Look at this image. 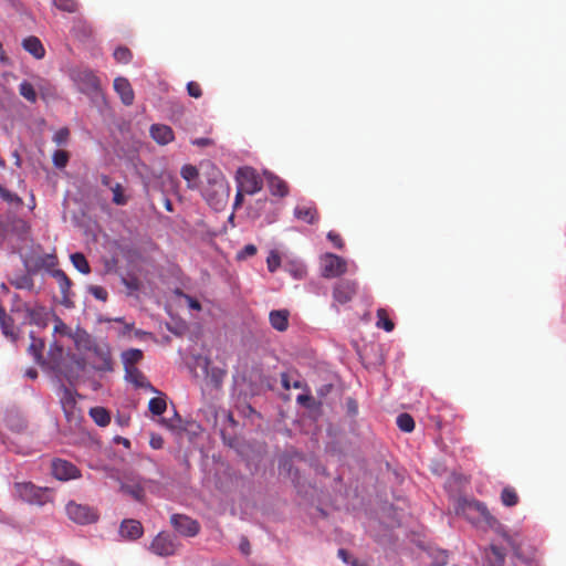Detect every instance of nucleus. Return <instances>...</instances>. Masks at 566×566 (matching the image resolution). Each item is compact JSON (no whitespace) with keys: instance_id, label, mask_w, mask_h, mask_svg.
<instances>
[{"instance_id":"774afa93","label":"nucleus","mask_w":566,"mask_h":566,"mask_svg":"<svg viewBox=\"0 0 566 566\" xmlns=\"http://www.w3.org/2000/svg\"><path fill=\"white\" fill-rule=\"evenodd\" d=\"M56 263V258L54 255H46V264L49 266H53Z\"/></svg>"},{"instance_id":"3c124183","label":"nucleus","mask_w":566,"mask_h":566,"mask_svg":"<svg viewBox=\"0 0 566 566\" xmlns=\"http://www.w3.org/2000/svg\"><path fill=\"white\" fill-rule=\"evenodd\" d=\"M62 406L65 413H69V410L75 406V400L72 398L71 392L65 389L64 398L62 399Z\"/></svg>"},{"instance_id":"39448f33","label":"nucleus","mask_w":566,"mask_h":566,"mask_svg":"<svg viewBox=\"0 0 566 566\" xmlns=\"http://www.w3.org/2000/svg\"><path fill=\"white\" fill-rule=\"evenodd\" d=\"M66 515L71 521L80 525H87L97 522L98 511L87 504L70 501L65 506Z\"/></svg>"},{"instance_id":"423d86ee","label":"nucleus","mask_w":566,"mask_h":566,"mask_svg":"<svg viewBox=\"0 0 566 566\" xmlns=\"http://www.w3.org/2000/svg\"><path fill=\"white\" fill-rule=\"evenodd\" d=\"M15 303L11 307L12 313L23 312L24 319L29 324H34L38 326H45L48 322V313L44 306L34 304L30 305L29 303H23L19 301V296L14 295Z\"/></svg>"},{"instance_id":"6ab92c4d","label":"nucleus","mask_w":566,"mask_h":566,"mask_svg":"<svg viewBox=\"0 0 566 566\" xmlns=\"http://www.w3.org/2000/svg\"><path fill=\"white\" fill-rule=\"evenodd\" d=\"M294 216L296 219L308 224H314L318 221V211L314 203L296 206L294 209Z\"/></svg>"},{"instance_id":"0eeeda50","label":"nucleus","mask_w":566,"mask_h":566,"mask_svg":"<svg viewBox=\"0 0 566 566\" xmlns=\"http://www.w3.org/2000/svg\"><path fill=\"white\" fill-rule=\"evenodd\" d=\"M238 188L247 195H254L263 187V181L258 171L252 167L239 168L235 176Z\"/></svg>"},{"instance_id":"9b49d317","label":"nucleus","mask_w":566,"mask_h":566,"mask_svg":"<svg viewBox=\"0 0 566 566\" xmlns=\"http://www.w3.org/2000/svg\"><path fill=\"white\" fill-rule=\"evenodd\" d=\"M94 354L93 368L97 371H113L112 350L108 344H94L91 348Z\"/></svg>"},{"instance_id":"412c9836","label":"nucleus","mask_w":566,"mask_h":566,"mask_svg":"<svg viewBox=\"0 0 566 566\" xmlns=\"http://www.w3.org/2000/svg\"><path fill=\"white\" fill-rule=\"evenodd\" d=\"M289 317L287 310H273L269 314L271 326L279 332H285L289 328Z\"/></svg>"},{"instance_id":"e2e57ef3","label":"nucleus","mask_w":566,"mask_h":566,"mask_svg":"<svg viewBox=\"0 0 566 566\" xmlns=\"http://www.w3.org/2000/svg\"><path fill=\"white\" fill-rule=\"evenodd\" d=\"M0 63H2V64H8L9 63V57L6 54L1 42H0Z\"/></svg>"},{"instance_id":"c85d7f7f","label":"nucleus","mask_w":566,"mask_h":566,"mask_svg":"<svg viewBox=\"0 0 566 566\" xmlns=\"http://www.w3.org/2000/svg\"><path fill=\"white\" fill-rule=\"evenodd\" d=\"M181 177L188 182V188L197 189L201 184L198 182L199 171L197 167L192 165H185L181 168Z\"/></svg>"},{"instance_id":"338daca9","label":"nucleus","mask_w":566,"mask_h":566,"mask_svg":"<svg viewBox=\"0 0 566 566\" xmlns=\"http://www.w3.org/2000/svg\"><path fill=\"white\" fill-rule=\"evenodd\" d=\"M101 182L103 186H106V187H112L111 186V178L107 176V175H102L101 177Z\"/></svg>"},{"instance_id":"b1692460","label":"nucleus","mask_w":566,"mask_h":566,"mask_svg":"<svg viewBox=\"0 0 566 566\" xmlns=\"http://www.w3.org/2000/svg\"><path fill=\"white\" fill-rule=\"evenodd\" d=\"M144 357L143 350L138 348H130L122 353V361L124 370H128L136 367Z\"/></svg>"},{"instance_id":"c03bdc74","label":"nucleus","mask_w":566,"mask_h":566,"mask_svg":"<svg viewBox=\"0 0 566 566\" xmlns=\"http://www.w3.org/2000/svg\"><path fill=\"white\" fill-rule=\"evenodd\" d=\"M70 138V129L67 127L60 128L54 135H53V142L57 146L65 145L69 142Z\"/></svg>"},{"instance_id":"bb28decb","label":"nucleus","mask_w":566,"mask_h":566,"mask_svg":"<svg viewBox=\"0 0 566 566\" xmlns=\"http://www.w3.org/2000/svg\"><path fill=\"white\" fill-rule=\"evenodd\" d=\"M31 343L29 345L28 352L30 355L33 356V359L36 364L43 365V349H44V342L41 338H36L32 333L30 334Z\"/></svg>"},{"instance_id":"49530a36","label":"nucleus","mask_w":566,"mask_h":566,"mask_svg":"<svg viewBox=\"0 0 566 566\" xmlns=\"http://www.w3.org/2000/svg\"><path fill=\"white\" fill-rule=\"evenodd\" d=\"M90 293L97 300L105 302L108 297L107 291L99 285H92L88 287Z\"/></svg>"},{"instance_id":"e433bc0d","label":"nucleus","mask_w":566,"mask_h":566,"mask_svg":"<svg viewBox=\"0 0 566 566\" xmlns=\"http://www.w3.org/2000/svg\"><path fill=\"white\" fill-rule=\"evenodd\" d=\"M431 557V566H446L448 564V553L443 549H432L429 552Z\"/></svg>"},{"instance_id":"052dcab7","label":"nucleus","mask_w":566,"mask_h":566,"mask_svg":"<svg viewBox=\"0 0 566 566\" xmlns=\"http://www.w3.org/2000/svg\"><path fill=\"white\" fill-rule=\"evenodd\" d=\"M281 382L284 389L289 390L291 388L292 382L290 380L289 374L283 373L281 375Z\"/></svg>"},{"instance_id":"1a4fd4ad","label":"nucleus","mask_w":566,"mask_h":566,"mask_svg":"<svg viewBox=\"0 0 566 566\" xmlns=\"http://www.w3.org/2000/svg\"><path fill=\"white\" fill-rule=\"evenodd\" d=\"M170 524L184 537H195L201 530L197 520L185 514H172L170 516Z\"/></svg>"},{"instance_id":"a878e982","label":"nucleus","mask_w":566,"mask_h":566,"mask_svg":"<svg viewBox=\"0 0 566 566\" xmlns=\"http://www.w3.org/2000/svg\"><path fill=\"white\" fill-rule=\"evenodd\" d=\"M51 275L56 280L63 300L66 301L69 298L70 290L72 287V281L66 275V273L60 269L51 271Z\"/></svg>"},{"instance_id":"f704fd0d","label":"nucleus","mask_w":566,"mask_h":566,"mask_svg":"<svg viewBox=\"0 0 566 566\" xmlns=\"http://www.w3.org/2000/svg\"><path fill=\"white\" fill-rule=\"evenodd\" d=\"M377 327L391 332L395 328L394 322L389 318L388 312L385 308L377 310Z\"/></svg>"},{"instance_id":"bf43d9fd","label":"nucleus","mask_w":566,"mask_h":566,"mask_svg":"<svg viewBox=\"0 0 566 566\" xmlns=\"http://www.w3.org/2000/svg\"><path fill=\"white\" fill-rule=\"evenodd\" d=\"M240 551L244 554V555H249L250 552H251V546H250V543L248 541V538L243 537L240 542Z\"/></svg>"},{"instance_id":"f3484780","label":"nucleus","mask_w":566,"mask_h":566,"mask_svg":"<svg viewBox=\"0 0 566 566\" xmlns=\"http://www.w3.org/2000/svg\"><path fill=\"white\" fill-rule=\"evenodd\" d=\"M144 533L143 525L137 520H124L119 526V534L122 537L128 541H136L142 537Z\"/></svg>"},{"instance_id":"c9c22d12","label":"nucleus","mask_w":566,"mask_h":566,"mask_svg":"<svg viewBox=\"0 0 566 566\" xmlns=\"http://www.w3.org/2000/svg\"><path fill=\"white\" fill-rule=\"evenodd\" d=\"M148 409L153 415L161 416L167 409L165 397L151 398L148 402Z\"/></svg>"},{"instance_id":"2f4dec72","label":"nucleus","mask_w":566,"mask_h":566,"mask_svg":"<svg viewBox=\"0 0 566 566\" xmlns=\"http://www.w3.org/2000/svg\"><path fill=\"white\" fill-rule=\"evenodd\" d=\"M19 94L31 104H34L38 101L36 90L34 85L28 81H22L20 83Z\"/></svg>"},{"instance_id":"a211bd4d","label":"nucleus","mask_w":566,"mask_h":566,"mask_svg":"<svg viewBox=\"0 0 566 566\" xmlns=\"http://www.w3.org/2000/svg\"><path fill=\"white\" fill-rule=\"evenodd\" d=\"M114 90L119 95L123 104L129 106L134 103L135 94L127 78L116 77L114 80Z\"/></svg>"},{"instance_id":"393cba45","label":"nucleus","mask_w":566,"mask_h":566,"mask_svg":"<svg viewBox=\"0 0 566 566\" xmlns=\"http://www.w3.org/2000/svg\"><path fill=\"white\" fill-rule=\"evenodd\" d=\"M120 490L138 502H143L145 499V489L139 481L122 483Z\"/></svg>"},{"instance_id":"2eb2a0df","label":"nucleus","mask_w":566,"mask_h":566,"mask_svg":"<svg viewBox=\"0 0 566 566\" xmlns=\"http://www.w3.org/2000/svg\"><path fill=\"white\" fill-rule=\"evenodd\" d=\"M263 176L266 180L269 191L272 196L280 198L289 196L290 187L284 179L269 170H264Z\"/></svg>"},{"instance_id":"69168bd1","label":"nucleus","mask_w":566,"mask_h":566,"mask_svg":"<svg viewBox=\"0 0 566 566\" xmlns=\"http://www.w3.org/2000/svg\"><path fill=\"white\" fill-rule=\"evenodd\" d=\"M338 556L345 562V563H348V557H349V554L346 549L344 548H340L338 551Z\"/></svg>"},{"instance_id":"72a5a7b5","label":"nucleus","mask_w":566,"mask_h":566,"mask_svg":"<svg viewBox=\"0 0 566 566\" xmlns=\"http://www.w3.org/2000/svg\"><path fill=\"white\" fill-rule=\"evenodd\" d=\"M71 262L78 272L83 274L91 272V266L83 253L76 252L71 254Z\"/></svg>"},{"instance_id":"c756f323","label":"nucleus","mask_w":566,"mask_h":566,"mask_svg":"<svg viewBox=\"0 0 566 566\" xmlns=\"http://www.w3.org/2000/svg\"><path fill=\"white\" fill-rule=\"evenodd\" d=\"M488 563L490 566H503L505 560V552L503 548L491 545L490 551L486 554Z\"/></svg>"},{"instance_id":"4d7b16f0","label":"nucleus","mask_w":566,"mask_h":566,"mask_svg":"<svg viewBox=\"0 0 566 566\" xmlns=\"http://www.w3.org/2000/svg\"><path fill=\"white\" fill-rule=\"evenodd\" d=\"M192 144L199 147H207L213 145V140L210 138L201 137L193 139Z\"/></svg>"},{"instance_id":"5fc2aeb1","label":"nucleus","mask_w":566,"mask_h":566,"mask_svg":"<svg viewBox=\"0 0 566 566\" xmlns=\"http://www.w3.org/2000/svg\"><path fill=\"white\" fill-rule=\"evenodd\" d=\"M123 283L130 291H138L139 286H140L139 281H138L137 277L123 279Z\"/></svg>"},{"instance_id":"de8ad7c7","label":"nucleus","mask_w":566,"mask_h":566,"mask_svg":"<svg viewBox=\"0 0 566 566\" xmlns=\"http://www.w3.org/2000/svg\"><path fill=\"white\" fill-rule=\"evenodd\" d=\"M268 269L270 272H274L281 264V258L277 253L271 252L266 259Z\"/></svg>"},{"instance_id":"aec40b11","label":"nucleus","mask_w":566,"mask_h":566,"mask_svg":"<svg viewBox=\"0 0 566 566\" xmlns=\"http://www.w3.org/2000/svg\"><path fill=\"white\" fill-rule=\"evenodd\" d=\"M125 379L137 388H145L153 392H158V390L151 386L146 376L137 367L125 370Z\"/></svg>"},{"instance_id":"09e8293b","label":"nucleus","mask_w":566,"mask_h":566,"mask_svg":"<svg viewBox=\"0 0 566 566\" xmlns=\"http://www.w3.org/2000/svg\"><path fill=\"white\" fill-rule=\"evenodd\" d=\"M187 92L191 97L199 98L202 96L201 86L199 83L191 81L187 84Z\"/></svg>"},{"instance_id":"dca6fc26","label":"nucleus","mask_w":566,"mask_h":566,"mask_svg":"<svg viewBox=\"0 0 566 566\" xmlns=\"http://www.w3.org/2000/svg\"><path fill=\"white\" fill-rule=\"evenodd\" d=\"M0 328L2 335L11 343H17L20 338V331L15 326L13 317L8 315L2 306H0Z\"/></svg>"},{"instance_id":"603ef678","label":"nucleus","mask_w":566,"mask_h":566,"mask_svg":"<svg viewBox=\"0 0 566 566\" xmlns=\"http://www.w3.org/2000/svg\"><path fill=\"white\" fill-rule=\"evenodd\" d=\"M327 239L333 243V245L339 250H342L344 248V241L342 239V237L334 232V231H329L327 233Z\"/></svg>"},{"instance_id":"f8f14e48","label":"nucleus","mask_w":566,"mask_h":566,"mask_svg":"<svg viewBox=\"0 0 566 566\" xmlns=\"http://www.w3.org/2000/svg\"><path fill=\"white\" fill-rule=\"evenodd\" d=\"M75 82L78 90L86 95L95 96L101 92V82L90 70L78 72L76 74Z\"/></svg>"},{"instance_id":"cd10ccee","label":"nucleus","mask_w":566,"mask_h":566,"mask_svg":"<svg viewBox=\"0 0 566 566\" xmlns=\"http://www.w3.org/2000/svg\"><path fill=\"white\" fill-rule=\"evenodd\" d=\"M10 284L19 290L32 291L34 289V281L30 273L17 274L10 277Z\"/></svg>"},{"instance_id":"4be33fe9","label":"nucleus","mask_w":566,"mask_h":566,"mask_svg":"<svg viewBox=\"0 0 566 566\" xmlns=\"http://www.w3.org/2000/svg\"><path fill=\"white\" fill-rule=\"evenodd\" d=\"M150 136L160 145H167L174 139V132L167 125L154 124L150 127Z\"/></svg>"},{"instance_id":"a18cd8bd","label":"nucleus","mask_w":566,"mask_h":566,"mask_svg":"<svg viewBox=\"0 0 566 566\" xmlns=\"http://www.w3.org/2000/svg\"><path fill=\"white\" fill-rule=\"evenodd\" d=\"M161 423L169 430H177L181 428V418L175 412L174 417L170 419L163 418Z\"/></svg>"},{"instance_id":"ddd939ff","label":"nucleus","mask_w":566,"mask_h":566,"mask_svg":"<svg viewBox=\"0 0 566 566\" xmlns=\"http://www.w3.org/2000/svg\"><path fill=\"white\" fill-rule=\"evenodd\" d=\"M52 475L60 481H69L81 476L80 470L71 462L54 459L51 463Z\"/></svg>"},{"instance_id":"20e7f679","label":"nucleus","mask_w":566,"mask_h":566,"mask_svg":"<svg viewBox=\"0 0 566 566\" xmlns=\"http://www.w3.org/2000/svg\"><path fill=\"white\" fill-rule=\"evenodd\" d=\"M13 491L19 500L30 505L43 506L46 503L53 502L52 489L41 488L32 482H15Z\"/></svg>"},{"instance_id":"680f3d73","label":"nucleus","mask_w":566,"mask_h":566,"mask_svg":"<svg viewBox=\"0 0 566 566\" xmlns=\"http://www.w3.org/2000/svg\"><path fill=\"white\" fill-rule=\"evenodd\" d=\"M245 192L243 190H241L240 188H238V191H237V195H235V200H234V208L241 206L242 201H243V195Z\"/></svg>"},{"instance_id":"13d9d810","label":"nucleus","mask_w":566,"mask_h":566,"mask_svg":"<svg viewBox=\"0 0 566 566\" xmlns=\"http://www.w3.org/2000/svg\"><path fill=\"white\" fill-rule=\"evenodd\" d=\"M187 302H188V305L190 308L195 310V311H200L201 310V304L199 303L198 300L189 296V295H185Z\"/></svg>"},{"instance_id":"37998d69","label":"nucleus","mask_w":566,"mask_h":566,"mask_svg":"<svg viewBox=\"0 0 566 566\" xmlns=\"http://www.w3.org/2000/svg\"><path fill=\"white\" fill-rule=\"evenodd\" d=\"M114 59L119 63H128L132 60V52L129 49L119 46L114 51Z\"/></svg>"},{"instance_id":"473e14b6","label":"nucleus","mask_w":566,"mask_h":566,"mask_svg":"<svg viewBox=\"0 0 566 566\" xmlns=\"http://www.w3.org/2000/svg\"><path fill=\"white\" fill-rule=\"evenodd\" d=\"M501 502L507 507L515 506L518 503V495L514 488L505 486L501 492Z\"/></svg>"},{"instance_id":"7c9ffc66","label":"nucleus","mask_w":566,"mask_h":566,"mask_svg":"<svg viewBox=\"0 0 566 566\" xmlns=\"http://www.w3.org/2000/svg\"><path fill=\"white\" fill-rule=\"evenodd\" d=\"M90 416L99 427H105L111 421L109 412L103 407H94L90 410Z\"/></svg>"},{"instance_id":"6e6552de","label":"nucleus","mask_w":566,"mask_h":566,"mask_svg":"<svg viewBox=\"0 0 566 566\" xmlns=\"http://www.w3.org/2000/svg\"><path fill=\"white\" fill-rule=\"evenodd\" d=\"M180 547L177 538L165 532L158 533L149 545V551L155 555L168 557L175 555Z\"/></svg>"},{"instance_id":"79ce46f5","label":"nucleus","mask_w":566,"mask_h":566,"mask_svg":"<svg viewBox=\"0 0 566 566\" xmlns=\"http://www.w3.org/2000/svg\"><path fill=\"white\" fill-rule=\"evenodd\" d=\"M52 159L56 168H64L69 163L70 155L65 150H55Z\"/></svg>"},{"instance_id":"6e6d98bb","label":"nucleus","mask_w":566,"mask_h":566,"mask_svg":"<svg viewBox=\"0 0 566 566\" xmlns=\"http://www.w3.org/2000/svg\"><path fill=\"white\" fill-rule=\"evenodd\" d=\"M149 443L153 449H161L164 439L159 434H151Z\"/></svg>"},{"instance_id":"864d4df0","label":"nucleus","mask_w":566,"mask_h":566,"mask_svg":"<svg viewBox=\"0 0 566 566\" xmlns=\"http://www.w3.org/2000/svg\"><path fill=\"white\" fill-rule=\"evenodd\" d=\"M297 402L306 408H313L315 406V399L311 395H300Z\"/></svg>"},{"instance_id":"7ed1b4c3","label":"nucleus","mask_w":566,"mask_h":566,"mask_svg":"<svg viewBox=\"0 0 566 566\" xmlns=\"http://www.w3.org/2000/svg\"><path fill=\"white\" fill-rule=\"evenodd\" d=\"M203 198L216 208L226 205L230 187L222 172L214 166H210L206 174V182L200 181Z\"/></svg>"},{"instance_id":"9d476101","label":"nucleus","mask_w":566,"mask_h":566,"mask_svg":"<svg viewBox=\"0 0 566 566\" xmlns=\"http://www.w3.org/2000/svg\"><path fill=\"white\" fill-rule=\"evenodd\" d=\"M322 275L326 279L338 277L347 271L346 261L336 254L326 253L321 258Z\"/></svg>"},{"instance_id":"8fccbe9b","label":"nucleus","mask_w":566,"mask_h":566,"mask_svg":"<svg viewBox=\"0 0 566 566\" xmlns=\"http://www.w3.org/2000/svg\"><path fill=\"white\" fill-rule=\"evenodd\" d=\"M256 247L254 244H247L240 252H238L237 258L239 260H244L247 258L253 256L256 254Z\"/></svg>"},{"instance_id":"a19ab883","label":"nucleus","mask_w":566,"mask_h":566,"mask_svg":"<svg viewBox=\"0 0 566 566\" xmlns=\"http://www.w3.org/2000/svg\"><path fill=\"white\" fill-rule=\"evenodd\" d=\"M53 4L61 11L74 13L78 9L76 0H53Z\"/></svg>"},{"instance_id":"4468645a","label":"nucleus","mask_w":566,"mask_h":566,"mask_svg":"<svg viewBox=\"0 0 566 566\" xmlns=\"http://www.w3.org/2000/svg\"><path fill=\"white\" fill-rule=\"evenodd\" d=\"M358 285L352 280H342L337 282L333 290V298L338 304L350 302L357 293Z\"/></svg>"},{"instance_id":"f257e3e1","label":"nucleus","mask_w":566,"mask_h":566,"mask_svg":"<svg viewBox=\"0 0 566 566\" xmlns=\"http://www.w3.org/2000/svg\"><path fill=\"white\" fill-rule=\"evenodd\" d=\"M457 515L463 516L472 525L481 530H492L497 533L503 531L502 524L489 511L488 506L478 500L459 497L455 502Z\"/></svg>"},{"instance_id":"ea45409f","label":"nucleus","mask_w":566,"mask_h":566,"mask_svg":"<svg viewBox=\"0 0 566 566\" xmlns=\"http://www.w3.org/2000/svg\"><path fill=\"white\" fill-rule=\"evenodd\" d=\"M111 190L113 192V202L117 206H124L128 202L127 196L124 193V188L120 184H115L111 187Z\"/></svg>"},{"instance_id":"0e129e2a","label":"nucleus","mask_w":566,"mask_h":566,"mask_svg":"<svg viewBox=\"0 0 566 566\" xmlns=\"http://www.w3.org/2000/svg\"><path fill=\"white\" fill-rule=\"evenodd\" d=\"M24 376L30 379H35L38 377V371L34 368H28L24 373Z\"/></svg>"},{"instance_id":"f03ea898","label":"nucleus","mask_w":566,"mask_h":566,"mask_svg":"<svg viewBox=\"0 0 566 566\" xmlns=\"http://www.w3.org/2000/svg\"><path fill=\"white\" fill-rule=\"evenodd\" d=\"M28 223L11 214L0 216V247L17 251L27 240Z\"/></svg>"},{"instance_id":"5701e85b","label":"nucleus","mask_w":566,"mask_h":566,"mask_svg":"<svg viewBox=\"0 0 566 566\" xmlns=\"http://www.w3.org/2000/svg\"><path fill=\"white\" fill-rule=\"evenodd\" d=\"M22 48L36 60H41L45 55V49L39 38L30 35L22 41Z\"/></svg>"},{"instance_id":"58836bf2","label":"nucleus","mask_w":566,"mask_h":566,"mask_svg":"<svg viewBox=\"0 0 566 566\" xmlns=\"http://www.w3.org/2000/svg\"><path fill=\"white\" fill-rule=\"evenodd\" d=\"M0 197L13 207L20 208L23 205L22 199L18 195L9 191L3 187H0Z\"/></svg>"},{"instance_id":"4c0bfd02","label":"nucleus","mask_w":566,"mask_h":566,"mask_svg":"<svg viewBox=\"0 0 566 566\" xmlns=\"http://www.w3.org/2000/svg\"><path fill=\"white\" fill-rule=\"evenodd\" d=\"M397 426L403 432H411L415 429V420L409 413H400L397 417Z\"/></svg>"}]
</instances>
